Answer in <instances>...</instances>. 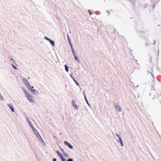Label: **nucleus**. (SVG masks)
Listing matches in <instances>:
<instances>
[{
	"label": "nucleus",
	"instance_id": "obj_1",
	"mask_svg": "<svg viewBox=\"0 0 161 161\" xmlns=\"http://www.w3.org/2000/svg\"><path fill=\"white\" fill-rule=\"evenodd\" d=\"M24 92L26 94V97L30 102H35L34 100L33 99V97L30 94L27 93L25 90Z\"/></svg>",
	"mask_w": 161,
	"mask_h": 161
},
{
	"label": "nucleus",
	"instance_id": "obj_2",
	"mask_svg": "<svg viewBox=\"0 0 161 161\" xmlns=\"http://www.w3.org/2000/svg\"><path fill=\"white\" fill-rule=\"evenodd\" d=\"M32 129L34 131V132L35 133L36 136L39 138V137H40L41 139L42 138L40 135L39 134L37 130L35 129L34 127H32Z\"/></svg>",
	"mask_w": 161,
	"mask_h": 161
},
{
	"label": "nucleus",
	"instance_id": "obj_3",
	"mask_svg": "<svg viewBox=\"0 0 161 161\" xmlns=\"http://www.w3.org/2000/svg\"><path fill=\"white\" fill-rule=\"evenodd\" d=\"M24 81L26 86L28 89H29V88L30 87L31 85L30 84L29 82L27 80H25Z\"/></svg>",
	"mask_w": 161,
	"mask_h": 161
},
{
	"label": "nucleus",
	"instance_id": "obj_4",
	"mask_svg": "<svg viewBox=\"0 0 161 161\" xmlns=\"http://www.w3.org/2000/svg\"><path fill=\"white\" fill-rule=\"evenodd\" d=\"M69 43L70 44V46H71V49H72V51L73 52V54L74 55V57H75V59L76 60H77V61L78 62H79V61L78 60V58L75 55V53H74V50H73V48H72V45L71 44V43H70V41H69Z\"/></svg>",
	"mask_w": 161,
	"mask_h": 161
},
{
	"label": "nucleus",
	"instance_id": "obj_5",
	"mask_svg": "<svg viewBox=\"0 0 161 161\" xmlns=\"http://www.w3.org/2000/svg\"><path fill=\"white\" fill-rule=\"evenodd\" d=\"M64 143L66 145L68 146L71 149H72L73 148V146H72L67 141H64Z\"/></svg>",
	"mask_w": 161,
	"mask_h": 161
},
{
	"label": "nucleus",
	"instance_id": "obj_6",
	"mask_svg": "<svg viewBox=\"0 0 161 161\" xmlns=\"http://www.w3.org/2000/svg\"><path fill=\"white\" fill-rule=\"evenodd\" d=\"M116 135L118 137H119V140L120 141V144H121V146H123V142L122 141L121 139V138L119 136L118 134H116Z\"/></svg>",
	"mask_w": 161,
	"mask_h": 161
},
{
	"label": "nucleus",
	"instance_id": "obj_7",
	"mask_svg": "<svg viewBox=\"0 0 161 161\" xmlns=\"http://www.w3.org/2000/svg\"><path fill=\"white\" fill-rule=\"evenodd\" d=\"M72 104L73 106V107H74L75 109H78V108L77 105L75 103L74 101L73 100L72 102Z\"/></svg>",
	"mask_w": 161,
	"mask_h": 161
},
{
	"label": "nucleus",
	"instance_id": "obj_8",
	"mask_svg": "<svg viewBox=\"0 0 161 161\" xmlns=\"http://www.w3.org/2000/svg\"><path fill=\"white\" fill-rule=\"evenodd\" d=\"M33 88L34 87L33 86H30L29 89L32 92L34 93V92H36V91L35 89H34Z\"/></svg>",
	"mask_w": 161,
	"mask_h": 161
},
{
	"label": "nucleus",
	"instance_id": "obj_9",
	"mask_svg": "<svg viewBox=\"0 0 161 161\" xmlns=\"http://www.w3.org/2000/svg\"><path fill=\"white\" fill-rule=\"evenodd\" d=\"M8 105L12 112H14V111L13 105L11 104H8Z\"/></svg>",
	"mask_w": 161,
	"mask_h": 161
},
{
	"label": "nucleus",
	"instance_id": "obj_10",
	"mask_svg": "<svg viewBox=\"0 0 161 161\" xmlns=\"http://www.w3.org/2000/svg\"><path fill=\"white\" fill-rule=\"evenodd\" d=\"M116 109L119 111L120 112L121 111V107L120 106H119L118 104L116 106Z\"/></svg>",
	"mask_w": 161,
	"mask_h": 161
},
{
	"label": "nucleus",
	"instance_id": "obj_11",
	"mask_svg": "<svg viewBox=\"0 0 161 161\" xmlns=\"http://www.w3.org/2000/svg\"><path fill=\"white\" fill-rule=\"evenodd\" d=\"M150 75L151 76V80H152V81L153 82H154V80H155V77L154 76H153V75L151 73L150 74Z\"/></svg>",
	"mask_w": 161,
	"mask_h": 161
},
{
	"label": "nucleus",
	"instance_id": "obj_12",
	"mask_svg": "<svg viewBox=\"0 0 161 161\" xmlns=\"http://www.w3.org/2000/svg\"><path fill=\"white\" fill-rule=\"evenodd\" d=\"M29 123L30 126L31 127V128H32V127H34L33 126V124L31 123V122L30 121H28Z\"/></svg>",
	"mask_w": 161,
	"mask_h": 161
},
{
	"label": "nucleus",
	"instance_id": "obj_13",
	"mask_svg": "<svg viewBox=\"0 0 161 161\" xmlns=\"http://www.w3.org/2000/svg\"><path fill=\"white\" fill-rule=\"evenodd\" d=\"M65 70L67 72H68L69 71V69L68 67L66 65H65Z\"/></svg>",
	"mask_w": 161,
	"mask_h": 161
},
{
	"label": "nucleus",
	"instance_id": "obj_14",
	"mask_svg": "<svg viewBox=\"0 0 161 161\" xmlns=\"http://www.w3.org/2000/svg\"><path fill=\"white\" fill-rule=\"evenodd\" d=\"M49 41L50 42V43L52 44V45L53 46H54V42L53 41H52V40H50V41Z\"/></svg>",
	"mask_w": 161,
	"mask_h": 161
},
{
	"label": "nucleus",
	"instance_id": "obj_15",
	"mask_svg": "<svg viewBox=\"0 0 161 161\" xmlns=\"http://www.w3.org/2000/svg\"><path fill=\"white\" fill-rule=\"evenodd\" d=\"M0 98L1 100H3V98L0 94Z\"/></svg>",
	"mask_w": 161,
	"mask_h": 161
},
{
	"label": "nucleus",
	"instance_id": "obj_16",
	"mask_svg": "<svg viewBox=\"0 0 161 161\" xmlns=\"http://www.w3.org/2000/svg\"><path fill=\"white\" fill-rule=\"evenodd\" d=\"M58 156H59V157H60L61 159V158H63V156L61 155V153L60 154H59Z\"/></svg>",
	"mask_w": 161,
	"mask_h": 161
},
{
	"label": "nucleus",
	"instance_id": "obj_17",
	"mask_svg": "<svg viewBox=\"0 0 161 161\" xmlns=\"http://www.w3.org/2000/svg\"><path fill=\"white\" fill-rule=\"evenodd\" d=\"M73 160L71 158H69V159L67 161H73Z\"/></svg>",
	"mask_w": 161,
	"mask_h": 161
},
{
	"label": "nucleus",
	"instance_id": "obj_18",
	"mask_svg": "<svg viewBox=\"0 0 161 161\" xmlns=\"http://www.w3.org/2000/svg\"><path fill=\"white\" fill-rule=\"evenodd\" d=\"M45 39H46L48 41H50V40H51L50 39H49L48 38H47V37H45Z\"/></svg>",
	"mask_w": 161,
	"mask_h": 161
},
{
	"label": "nucleus",
	"instance_id": "obj_19",
	"mask_svg": "<svg viewBox=\"0 0 161 161\" xmlns=\"http://www.w3.org/2000/svg\"><path fill=\"white\" fill-rule=\"evenodd\" d=\"M62 161H65V159L63 158L61 159Z\"/></svg>",
	"mask_w": 161,
	"mask_h": 161
},
{
	"label": "nucleus",
	"instance_id": "obj_20",
	"mask_svg": "<svg viewBox=\"0 0 161 161\" xmlns=\"http://www.w3.org/2000/svg\"><path fill=\"white\" fill-rule=\"evenodd\" d=\"M88 12H89V13L90 14V15H92V13L91 11L90 10H88Z\"/></svg>",
	"mask_w": 161,
	"mask_h": 161
},
{
	"label": "nucleus",
	"instance_id": "obj_21",
	"mask_svg": "<svg viewBox=\"0 0 161 161\" xmlns=\"http://www.w3.org/2000/svg\"><path fill=\"white\" fill-rule=\"evenodd\" d=\"M57 153L58 154V155H59V154H60V153H59V151H57Z\"/></svg>",
	"mask_w": 161,
	"mask_h": 161
},
{
	"label": "nucleus",
	"instance_id": "obj_22",
	"mask_svg": "<svg viewBox=\"0 0 161 161\" xmlns=\"http://www.w3.org/2000/svg\"><path fill=\"white\" fill-rule=\"evenodd\" d=\"M85 100H86V101L87 103H88L86 98H85Z\"/></svg>",
	"mask_w": 161,
	"mask_h": 161
},
{
	"label": "nucleus",
	"instance_id": "obj_23",
	"mask_svg": "<svg viewBox=\"0 0 161 161\" xmlns=\"http://www.w3.org/2000/svg\"><path fill=\"white\" fill-rule=\"evenodd\" d=\"M57 159L56 158H54L53 159V161H56Z\"/></svg>",
	"mask_w": 161,
	"mask_h": 161
},
{
	"label": "nucleus",
	"instance_id": "obj_24",
	"mask_svg": "<svg viewBox=\"0 0 161 161\" xmlns=\"http://www.w3.org/2000/svg\"><path fill=\"white\" fill-rule=\"evenodd\" d=\"M149 42H147V43H146V44L147 45H149Z\"/></svg>",
	"mask_w": 161,
	"mask_h": 161
},
{
	"label": "nucleus",
	"instance_id": "obj_25",
	"mask_svg": "<svg viewBox=\"0 0 161 161\" xmlns=\"http://www.w3.org/2000/svg\"><path fill=\"white\" fill-rule=\"evenodd\" d=\"M65 156H68V154L66 153V154H65Z\"/></svg>",
	"mask_w": 161,
	"mask_h": 161
},
{
	"label": "nucleus",
	"instance_id": "obj_26",
	"mask_svg": "<svg viewBox=\"0 0 161 161\" xmlns=\"http://www.w3.org/2000/svg\"><path fill=\"white\" fill-rule=\"evenodd\" d=\"M75 82H76V84H77V85H78V84H78V82H76V81H75Z\"/></svg>",
	"mask_w": 161,
	"mask_h": 161
},
{
	"label": "nucleus",
	"instance_id": "obj_27",
	"mask_svg": "<svg viewBox=\"0 0 161 161\" xmlns=\"http://www.w3.org/2000/svg\"><path fill=\"white\" fill-rule=\"evenodd\" d=\"M85 98H86V95H85Z\"/></svg>",
	"mask_w": 161,
	"mask_h": 161
},
{
	"label": "nucleus",
	"instance_id": "obj_28",
	"mask_svg": "<svg viewBox=\"0 0 161 161\" xmlns=\"http://www.w3.org/2000/svg\"><path fill=\"white\" fill-rule=\"evenodd\" d=\"M155 42H154L153 44H155Z\"/></svg>",
	"mask_w": 161,
	"mask_h": 161
},
{
	"label": "nucleus",
	"instance_id": "obj_29",
	"mask_svg": "<svg viewBox=\"0 0 161 161\" xmlns=\"http://www.w3.org/2000/svg\"><path fill=\"white\" fill-rule=\"evenodd\" d=\"M68 39L69 40V39L68 36Z\"/></svg>",
	"mask_w": 161,
	"mask_h": 161
},
{
	"label": "nucleus",
	"instance_id": "obj_30",
	"mask_svg": "<svg viewBox=\"0 0 161 161\" xmlns=\"http://www.w3.org/2000/svg\"><path fill=\"white\" fill-rule=\"evenodd\" d=\"M14 67L15 68V69H16V68L15 67Z\"/></svg>",
	"mask_w": 161,
	"mask_h": 161
},
{
	"label": "nucleus",
	"instance_id": "obj_31",
	"mask_svg": "<svg viewBox=\"0 0 161 161\" xmlns=\"http://www.w3.org/2000/svg\"><path fill=\"white\" fill-rule=\"evenodd\" d=\"M11 59L13 60V58H11Z\"/></svg>",
	"mask_w": 161,
	"mask_h": 161
}]
</instances>
